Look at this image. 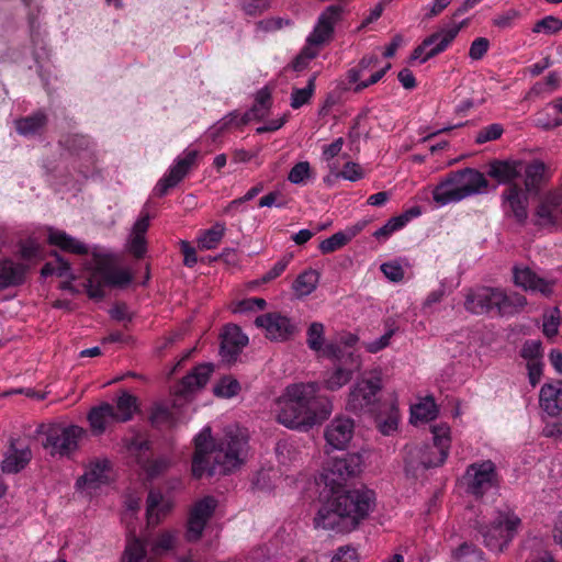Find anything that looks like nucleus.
I'll return each instance as SVG.
<instances>
[{
  "label": "nucleus",
  "instance_id": "32",
  "mask_svg": "<svg viewBox=\"0 0 562 562\" xmlns=\"http://www.w3.org/2000/svg\"><path fill=\"white\" fill-rule=\"evenodd\" d=\"M27 266L11 258L0 260V291L20 285L25 279Z\"/></svg>",
  "mask_w": 562,
  "mask_h": 562
},
{
  "label": "nucleus",
  "instance_id": "61",
  "mask_svg": "<svg viewBox=\"0 0 562 562\" xmlns=\"http://www.w3.org/2000/svg\"><path fill=\"white\" fill-rule=\"evenodd\" d=\"M403 220L394 216L390 218L381 228L376 229L373 236L379 240H386L392 234L402 229Z\"/></svg>",
  "mask_w": 562,
  "mask_h": 562
},
{
  "label": "nucleus",
  "instance_id": "39",
  "mask_svg": "<svg viewBox=\"0 0 562 562\" xmlns=\"http://www.w3.org/2000/svg\"><path fill=\"white\" fill-rule=\"evenodd\" d=\"M438 413L435 401L425 397L411 407V423L414 425L425 424L436 418Z\"/></svg>",
  "mask_w": 562,
  "mask_h": 562
},
{
  "label": "nucleus",
  "instance_id": "35",
  "mask_svg": "<svg viewBox=\"0 0 562 562\" xmlns=\"http://www.w3.org/2000/svg\"><path fill=\"white\" fill-rule=\"evenodd\" d=\"M171 502L157 491H150L147 497V524L157 525L160 519L170 510Z\"/></svg>",
  "mask_w": 562,
  "mask_h": 562
},
{
  "label": "nucleus",
  "instance_id": "44",
  "mask_svg": "<svg viewBox=\"0 0 562 562\" xmlns=\"http://www.w3.org/2000/svg\"><path fill=\"white\" fill-rule=\"evenodd\" d=\"M546 167L540 161H533L529 165L522 164L524 183L526 191H533L538 188L544 176Z\"/></svg>",
  "mask_w": 562,
  "mask_h": 562
},
{
  "label": "nucleus",
  "instance_id": "64",
  "mask_svg": "<svg viewBox=\"0 0 562 562\" xmlns=\"http://www.w3.org/2000/svg\"><path fill=\"white\" fill-rule=\"evenodd\" d=\"M271 0H240L243 11L248 15H258L266 11Z\"/></svg>",
  "mask_w": 562,
  "mask_h": 562
},
{
  "label": "nucleus",
  "instance_id": "62",
  "mask_svg": "<svg viewBox=\"0 0 562 562\" xmlns=\"http://www.w3.org/2000/svg\"><path fill=\"white\" fill-rule=\"evenodd\" d=\"M562 29V21L554 16H546L542 20L538 21L532 31L535 33H544V34H553Z\"/></svg>",
  "mask_w": 562,
  "mask_h": 562
},
{
  "label": "nucleus",
  "instance_id": "41",
  "mask_svg": "<svg viewBox=\"0 0 562 562\" xmlns=\"http://www.w3.org/2000/svg\"><path fill=\"white\" fill-rule=\"evenodd\" d=\"M226 225L223 222H216L211 228L201 231L198 235V246L202 250H211L218 246L224 234Z\"/></svg>",
  "mask_w": 562,
  "mask_h": 562
},
{
  "label": "nucleus",
  "instance_id": "11",
  "mask_svg": "<svg viewBox=\"0 0 562 562\" xmlns=\"http://www.w3.org/2000/svg\"><path fill=\"white\" fill-rule=\"evenodd\" d=\"M177 540L178 533L173 530L160 531L151 540H146V543L135 537L128 538L123 562H157L154 558L147 557L146 547L150 546L153 555L160 557L172 550Z\"/></svg>",
  "mask_w": 562,
  "mask_h": 562
},
{
  "label": "nucleus",
  "instance_id": "60",
  "mask_svg": "<svg viewBox=\"0 0 562 562\" xmlns=\"http://www.w3.org/2000/svg\"><path fill=\"white\" fill-rule=\"evenodd\" d=\"M536 224L542 227L555 226L557 215L553 210L540 202L536 209Z\"/></svg>",
  "mask_w": 562,
  "mask_h": 562
},
{
  "label": "nucleus",
  "instance_id": "14",
  "mask_svg": "<svg viewBox=\"0 0 562 562\" xmlns=\"http://www.w3.org/2000/svg\"><path fill=\"white\" fill-rule=\"evenodd\" d=\"M382 380L379 374L359 379L348 394L346 408L353 413H371L379 401Z\"/></svg>",
  "mask_w": 562,
  "mask_h": 562
},
{
  "label": "nucleus",
  "instance_id": "54",
  "mask_svg": "<svg viewBox=\"0 0 562 562\" xmlns=\"http://www.w3.org/2000/svg\"><path fill=\"white\" fill-rule=\"evenodd\" d=\"M328 167L337 177H341L349 181H358L363 177L361 167L352 161L346 162L341 171H338V165L336 162H329Z\"/></svg>",
  "mask_w": 562,
  "mask_h": 562
},
{
  "label": "nucleus",
  "instance_id": "42",
  "mask_svg": "<svg viewBox=\"0 0 562 562\" xmlns=\"http://www.w3.org/2000/svg\"><path fill=\"white\" fill-rule=\"evenodd\" d=\"M319 273L308 269L303 271L293 282V290L297 296H307L317 288Z\"/></svg>",
  "mask_w": 562,
  "mask_h": 562
},
{
  "label": "nucleus",
  "instance_id": "5",
  "mask_svg": "<svg viewBox=\"0 0 562 562\" xmlns=\"http://www.w3.org/2000/svg\"><path fill=\"white\" fill-rule=\"evenodd\" d=\"M521 524L514 508L502 505L491 512L487 521L479 525L477 532L490 551L502 553L518 535Z\"/></svg>",
  "mask_w": 562,
  "mask_h": 562
},
{
  "label": "nucleus",
  "instance_id": "38",
  "mask_svg": "<svg viewBox=\"0 0 562 562\" xmlns=\"http://www.w3.org/2000/svg\"><path fill=\"white\" fill-rule=\"evenodd\" d=\"M60 143L69 151L78 155L86 162H88V164L93 162V157H94L93 151H92L93 144L89 137H87L85 135L74 134V135L67 136Z\"/></svg>",
  "mask_w": 562,
  "mask_h": 562
},
{
  "label": "nucleus",
  "instance_id": "30",
  "mask_svg": "<svg viewBox=\"0 0 562 562\" xmlns=\"http://www.w3.org/2000/svg\"><path fill=\"white\" fill-rule=\"evenodd\" d=\"M515 284L531 292H537L542 295H550L552 293L553 283L538 277L529 268H515L514 270Z\"/></svg>",
  "mask_w": 562,
  "mask_h": 562
},
{
  "label": "nucleus",
  "instance_id": "53",
  "mask_svg": "<svg viewBox=\"0 0 562 562\" xmlns=\"http://www.w3.org/2000/svg\"><path fill=\"white\" fill-rule=\"evenodd\" d=\"M41 272L44 277L56 274L58 277H69L71 280L75 279L69 262L64 260L60 256H56V262L45 263Z\"/></svg>",
  "mask_w": 562,
  "mask_h": 562
},
{
  "label": "nucleus",
  "instance_id": "46",
  "mask_svg": "<svg viewBox=\"0 0 562 562\" xmlns=\"http://www.w3.org/2000/svg\"><path fill=\"white\" fill-rule=\"evenodd\" d=\"M46 123V116L42 112L23 117L15 122L16 131L23 136H33L41 131Z\"/></svg>",
  "mask_w": 562,
  "mask_h": 562
},
{
  "label": "nucleus",
  "instance_id": "27",
  "mask_svg": "<svg viewBox=\"0 0 562 562\" xmlns=\"http://www.w3.org/2000/svg\"><path fill=\"white\" fill-rule=\"evenodd\" d=\"M521 358L526 361L529 382L536 386L542 375V347L539 340H527L520 350Z\"/></svg>",
  "mask_w": 562,
  "mask_h": 562
},
{
  "label": "nucleus",
  "instance_id": "23",
  "mask_svg": "<svg viewBox=\"0 0 562 562\" xmlns=\"http://www.w3.org/2000/svg\"><path fill=\"white\" fill-rule=\"evenodd\" d=\"M216 506L217 502L212 496H205L193 505L187 528V539L189 541H196L201 537Z\"/></svg>",
  "mask_w": 562,
  "mask_h": 562
},
{
  "label": "nucleus",
  "instance_id": "12",
  "mask_svg": "<svg viewBox=\"0 0 562 562\" xmlns=\"http://www.w3.org/2000/svg\"><path fill=\"white\" fill-rule=\"evenodd\" d=\"M41 432L45 436L43 446L50 456L67 457L78 448V441L86 431L76 425L53 424L43 426Z\"/></svg>",
  "mask_w": 562,
  "mask_h": 562
},
{
  "label": "nucleus",
  "instance_id": "58",
  "mask_svg": "<svg viewBox=\"0 0 562 562\" xmlns=\"http://www.w3.org/2000/svg\"><path fill=\"white\" fill-rule=\"evenodd\" d=\"M311 177V166L307 161L297 162L289 172L288 180L294 184H304Z\"/></svg>",
  "mask_w": 562,
  "mask_h": 562
},
{
  "label": "nucleus",
  "instance_id": "16",
  "mask_svg": "<svg viewBox=\"0 0 562 562\" xmlns=\"http://www.w3.org/2000/svg\"><path fill=\"white\" fill-rule=\"evenodd\" d=\"M200 151L196 149H184L170 165L166 173L154 187L155 196H164L167 192L182 181L189 172L198 166Z\"/></svg>",
  "mask_w": 562,
  "mask_h": 562
},
{
  "label": "nucleus",
  "instance_id": "1",
  "mask_svg": "<svg viewBox=\"0 0 562 562\" xmlns=\"http://www.w3.org/2000/svg\"><path fill=\"white\" fill-rule=\"evenodd\" d=\"M248 453L247 430L238 426L225 429L223 438L215 440L212 430L205 426L194 437L192 473L195 477L204 474H227L239 468Z\"/></svg>",
  "mask_w": 562,
  "mask_h": 562
},
{
  "label": "nucleus",
  "instance_id": "36",
  "mask_svg": "<svg viewBox=\"0 0 562 562\" xmlns=\"http://www.w3.org/2000/svg\"><path fill=\"white\" fill-rule=\"evenodd\" d=\"M521 173V161H494L488 170V175L499 183H509L520 177Z\"/></svg>",
  "mask_w": 562,
  "mask_h": 562
},
{
  "label": "nucleus",
  "instance_id": "22",
  "mask_svg": "<svg viewBox=\"0 0 562 562\" xmlns=\"http://www.w3.org/2000/svg\"><path fill=\"white\" fill-rule=\"evenodd\" d=\"M111 474L110 461L97 459L88 464L83 475L77 480L76 486L86 494L92 495L97 488L110 481Z\"/></svg>",
  "mask_w": 562,
  "mask_h": 562
},
{
  "label": "nucleus",
  "instance_id": "33",
  "mask_svg": "<svg viewBox=\"0 0 562 562\" xmlns=\"http://www.w3.org/2000/svg\"><path fill=\"white\" fill-rule=\"evenodd\" d=\"M148 227L149 215L148 213H143L135 222L127 243L128 251L137 258H140L146 252L145 234Z\"/></svg>",
  "mask_w": 562,
  "mask_h": 562
},
{
  "label": "nucleus",
  "instance_id": "47",
  "mask_svg": "<svg viewBox=\"0 0 562 562\" xmlns=\"http://www.w3.org/2000/svg\"><path fill=\"white\" fill-rule=\"evenodd\" d=\"M239 113L234 111L213 124L206 132V137L212 143H216L220 137L232 126L239 127L236 123L239 121Z\"/></svg>",
  "mask_w": 562,
  "mask_h": 562
},
{
  "label": "nucleus",
  "instance_id": "26",
  "mask_svg": "<svg viewBox=\"0 0 562 562\" xmlns=\"http://www.w3.org/2000/svg\"><path fill=\"white\" fill-rule=\"evenodd\" d=\"M325 327L322 323L314 322L307 329V346L322 357L340 360L342 358L340 346L329 342L325 344Z\"/></svg>",
  "mask_w": 562,
  "mask_h": 562
},
{
  "label": "nucleus",
  "instance_id": "63",
  "mask_svg": "<svg viewBox=\"0 0 562 562\" xmlns=\"http://www.w3.org/2000/svg\"><path fill=\"white\" fill-rule=\"evenodd\" d=\"M504 130L501 124L494 123L483 127L476 135L475 142L477 144H484L486 142L495 140L499 138Z\"/></svg>",
  "mask_w": 562,
  "mask_h": 562
},
{
  "label": "nucleus",
  "instance_id": "40",
  "mask_svg": "<svg viewBox=\"0 0 562 562\" xmlns=\"http://www.w3.org/2000/svg\"><path fill=\"white\" fill-rule=\"evenodd\" d=\"M271 104V95L267 89H261L256 95V103L254 108L244 114L239 113V121L237 125H246L254 119H262Z\"/></svg>",
  "mask_w": 562,
  "mask_h": 562
},
{
  "label": "nucleus",
  "instance_id": "57",
  "mask_svg": "<svg viewBox=\"0 0 562 562\" xmlns=\"http://www.w3.org/2000/svg\"><path fill=\"white\" fill-rule=\"evenodd\" d=\"M238 381L231 376L223 378L214 389V392L217 396L226 398L235 396L238 393Z\"/></svg>",
  "mask_w": 562,
  "mask_h": 562
},
{
  "label": "nucleus",
  "instance_id": "50",
  "mask_svg": "<svg viewBox=\"0 0 562 562\" xmlns=\"http://www.w3.org/2000/svg\"><path fill=\"white\" fill-rule=\"evenodd\" d=\"M276 454L279 464L283 468H288L300 460L299 452L294 445L286 440H281L277 443Z\"/></svg>",
  "mask_w": 562,
  "mask_h": 562
},
{
  "label": "nucleus",
  "instance_id": "8",
  "mask_svg": "<svg viewBox=\"0 0 562 562\" xmlns=\"http://www.w3.org/2000/svg\"><path fill=\"white\" fill-rule=\"evenodd\" d=\"M341 14L342 7L339 4L329 5L322 12L313 32L307 37L306 46L293 61V68L296 71L306 68L308 63L317 56L319 47L331 38L334 27Z\"/></svg>",
  "mask_w": 562,
  "mask_h": 562
},
{
  "label": "nucleus",
  "instance_id": "13",
  "mask_svg": "<svg viewBox=\"0 0 562 562\" xmlns=\"http://www.w3.org/2000/svg\"><path fill=\"white\" fill-rule=\"evenodd\" d=\"M389 61L381 63L375 54L364 55L357 66L347 71L346 79L349 89L356 93L379 82L390 70Z\"/></svg>",
  "mask_w": 562,
  "mask_h": 562
},
{
  "label": "nucleus",
  "instance_id": "3",
  "mask_svg": "<svg viewBox=\"0 0 562 562\" xmlns=\"http://www.w3.org/2000/svg\"><path fill=\"white\" fill-rule=\"evenodd\" d=\"M324 495L314 525L316 528L348 532L355 529L373 509L375 495L367 487H331Z\"/></svg>",
  "mask_w": 562,
  "mask_h": 562
},
{
  "label": "nucleus",
  "instance_id": "25",
  "mask_svg": "<svg viewBox=\"0 0 562 562\" xmlns=\"http://www.w3.org/2000/svg\"><path fill=\"white\" fill-rule=\"evenodd\" d=\"M355 424L349 417H335L325 429V440L334 449L342 450L353 436Z\"/></svg>",
  "mask_w": 562,
  "mask_h": 562
},
{
  "label": "nucleus",
  "instance_id": "55",
  "mask_svg": "<svg viewBox=\"0 0 562 562\" xmlns=\"http://www.w3.org/2000/svg\"><path fill=\"white\" fill-rule=\"evenodd\" d=\"M561 323V312L558 307L550 308L543 314L542 329L548 338H552L558 334Z\"/></svg>",
  "mask_w": 562,
  "mask_h": 562
},
{
  "label": "nucleus",
  "instance_id": "49",
  "mask_svg": "<svg viewBox=\"0 0 562 562\" xmlns=\"http://www.w3.org/2000/svg\"><path fill=\"white\" fill-rule=\"evenodd\" d=\"M453 562H487L484 553L471 543H462L452 553Z\"/></svg>",
  "mask_w": 562,
  "mask_h": 562
},
{
  "label": "nucleus",
  "instance_id": "34",
  "mask_svg": "<svg viewBox=\"0 0 562 562\" xmlns=\"http://www.w3.org/2000/svg\"><path fill=\"white\" fill-rule=\"evenodd\" d=\"M364 225L363 222H360L344 231L337 232L319 244V250L323 254H330L344 247L364 228Z\"/></svg>",
  "mask_w": 562,
  "mask_h": 562
},
{
  "label": "nucleus",
  "instance_id": "20",
  "mask_svg": "<svg viewBox=\"0 0 562 562\" xmlns=\"http://www.w3.org/2000/svg\"><path fill=\"white\" fill-rule=\"evenodd\" d=\"M255 324L265 330L266 337L270 340L284 341L297 331L296 324L286 315L278 312L258 316Z\"/></svg>",
  "mask_w": 562,
  "mask_h": 562
},
{
  "label": "nucleus",
  "instance_id": "6",
  "mask_svg": "<svg viewBox=\"0 0 562 562\" xmlns=\"http://www.w3.org/2000/svg\"><path fill=\"white\" fill-rule=\"evenodd\" d=\"M485 176L474 169L452 172L432 189V199L438 206L459 202L468 196L479 194L487 189Z\"/></svg>",
  "mask_w": 562,
  "mask_h": 562
},
{
  "label": "nucleus",
  "instance_id": "24",
  "mask_svg": "<svg viewBox=\"0 0 562 562\" xmlns=\"http://www.w3.org/2000/svg\"><path fill=\"white\" fill-rule=\"evenodd\" d=\"M528 192L518 184H510L503 192L505 213L512 215L518 223H525L528 217Z\"/></svg>",
  "mask_w": 562,
  "mask_h": 562
},
{
  "label": "nucleus",
  "instance_id": "31",
  "mask_svg": "<svg viewBox=\"0 0 562 562\" xmlns=\"http://www.w3.org/2000/svg\"><path fill=\"white\" fill-rule=\"evenodd\" d=\"M88 422L93 435L99 436L105 432L114 424L119 423L114 415V406L110 403H102L90 409Z\"/></svg>",
  "mask_w": 562,
  "mask_h": 562
},
{
  "label": "nucleus",
  "instance_id": "4",
  "mask_svg": "<svg viewBox=\"0 0 562 562\" xmlns=\"http://www.w3.org/2000/svg\"><path fill=\"white\" fill-rule=\"evenodd\" d=\"M318 392L317 382L289 385L276 401L277 420L291 429H308L325 420L331 414L333 404Z\"/></svg>",
  "mask_w": 562,
  "mask_h": 562
},
{
  "label": "nucleus",
  "instance_id": "29",
  "mask_svg": "<svg viewBox=\"0 0 562 562\" xmlns=\"http://www.w3.org/2000/svg\"><path fill=\"white\" fill-rule=\"evenodd\" d=\"M248 344V337L236 325H227L222 333L221 355L226 361H233Z\"/></svg>",
  "mask_w": 562,
  "mask_h": 562
},
{
  "label": "nucleus",
  "instance_id": "19",
  "mask_svg": "<svg viewBox=\"0 0 562 562\" xmlns=\"http://www.w3.org/2000/svg\"><path fill=\"white\" fill-rule=\"evenodd\" d=\"M362 458L358 453H348L342 458L335 459L325 469L322 477L325 485L329 488L340 487L341 482L360 472Z\"/></svg>",
  "mask_w": 562,
  "mask_h": 562
},
{
  "label": "nucleus",
  "instance_id": "51",
  "mask_svg": "<svg viewBox=\"0 0 562 562\" xmlns=\"http://www.w3.org/2000/svg\"><path fill=\"white\" fill-rule=\"evenodd\" d=\"M283 473L276 469H261L254 481L257 488L262 491H270L278 485V481L281 479Z\"/></svg>",
  "mask_w": 562,
  "mask_h": 562
},
{
  "label": "nucleus",
  "instance_id": "21",
  "mask_svg": "<svg viewBox=\"0 0 562 562\" xmlns=\"http://www.w3.org/2000/svg\"><path fill=\"white\" fill-rule=\"evenodd\" d=\"M503 291L493 288L470 289L465 294L464 307L473 314L497 311V304L504 302Z\"/></svg>",
  "mask_w": 562,
  "mask_h": 562
},
{
  "label": "nucleus",
  "instance_id": "43",
  "mask_svg": "<svg viewBox=\"0 0 562 562\" xmlns=\"http://www.w3.org/2000/svg\"><path fill=\"white\" fill-rule=\"evenodd\" d=\"M18 246L21 259L29 263H36L44 258L43 246L33 237L21 240Z\"/></svg>",
  "mask_w": 562,
  "mask_h": 562
},
{
  "label": "nucleus",
  "instance_id": "9",
  "mask_svg": "<svg viewBox=\"0 0 562 562\" xmlns=\"http://www.w3.org/2000/svg\"><path fill=\"white\" fill-rule=\"evenodd\" d=\"M213 372V366L205 363L195 367L188 375H186L176 392V400L172 407L165 404L157 405L151 414V422L156 425H172L176 420L175 408L180 406V401H187L189 395L195 390L203 387Z\"/></svg>",
  "mask_w": 562,
  "mask_h": 562
},
{
  "label": "nucleus",
  "instance_id": "2",
  "mask_svg": "<svg viewBox=\"0 0 562 562\" xmlns=\"http://www.w3.org/2000/svg\"><path fill=\"white\" fill-rule=\"evenodd\" d=\"M47 241L63 251L90 256V259L83 262V277L86 292L91 299L100 300L104 296L106 288L125 285L132 279L128 271L116 266L113 256L99 247L90 248L65 231L49 227Z\"/></svg>",
  "mask_w": 562,
  "mask_h": 562
},
{
  "label": "nucleus",
  "instance_id": "15",
  "mask_svg": "<svg viewBox=\"0 0 562 562\" xmlns=\"http://www.w3.org/2000/svg\"><path fill=\"white\" fill-rule=\"evenodd\" d=\"M432 443L420 448L416 454L424 469L442 465L450 452L451 430L447 424L432 425Z\"/></svg>",
  "mask_w": 562,
  "mask_h": 562
},
{
  "label": "nucleus",
  "instance_id": "56",
  "mask_svg": "<svg viewBox=\"0 0 562 562\" xmlns=\"http://www.w3.org/2000/svg\"><path fill=\"white\" fill-rule=\"evenodd\" d=\"M504 302H501L497 304V312L499 314H512L518 308L526 305V299L525 296L517 294V293H510L507 294L503 291Z\"/></svg>",
  "mask_w": 562,
  "mask_h": 562
},
{
  "label": "nucleus",
  "instance_id": "48",
  "mask_svg": "<svg viewBox=\"0 0 562 562\" xmlns=\"http://www.w3.org/2000/svg\"><path fill=\"white\" fill-rule=\"evenodd\" d=\"M400 418V412L393 404L387 414L380 415L376 418V427L382 435L392 436L397 431Z\"/></svg>",
  "mask_w": 562,
  "mask_h": 562
},
{
  "label": "nucleus",
  "instance_id": "45",
  "mask_svg": "<svg viewBox=\"0 0 562 562\" xmlns=\"http://www.w3.org/2000/svg\"><path fill=\"white\" fill-rule=\"evenodd\" d=\"M114 406V415L119 423L130 420L136 412V398L127 393H122Z\"/></svg>",
  "mask_w": 562,
  "mask_h": 562
},
{
  "label": "nucleus",
  "instance_id": "28",
  "mask_svg": "<svg viewBox=\"0 0 562 562\" xmlns=\"http://www.w3.org/2000/svg\"><path fill=\"white\" fill-rule=\"evenodd\" d=\"M32 459L30 447L19 440L12 441L1 462L4 473L13 474L23 470Z\"/></svg>",
  "mask_w": 562,
  "mask_h": 562
},
{
  "label": "nucleus",
  "instance_id": "37",
  "mask_svg": "<svg viewBox=\"0 0 562 562\" xmlns=\"http://www.w3.org/2000/svg\"><path fill=\"white\" fill-rule=\"evenodd\" d=\"M540 406L549 414L562 411V384H546L540 391Z\"/></svg>",
  "mask_w": 562,
  "mask_h": 562
},
{
  "label": "nucleus",
  "instance_id": "10",
  "mask_svg": "<svg viewBox=\"0 0 562 562\" xmlns=\"http://www.w3.org/2000/svg\"><path fill=\"white\" fill-rule=\"evenodd\" d=\"M472 7L473 5L469 4V0H467L463 5L454 11L453 19L464 14ZM465 24L467 20L461 22L451 20L443 24L437 32L425 38L423 43L415 48L412 59L419 60L420 64H424L428 59L445 52Z\"/></svg>",
  "mask_w": 562,
  "mask_h": 562
},
{
  "label": "nucleus",
  "instance_id": "17",
  "mask_svg": "<svg viewBox=\"0 0 562 562\" xmlns=\"http://www.w3.org/2000/svg\"><path fill=\"white\" fill-rule=\"evenodd\" d=\"M464 482L468 492L476 497L495 488L498 485V474L494 462L485 460L470 464L464 473Z\"/></svg>",
  "mask_w": 562,
  "mask_h": 562
},
{
  "label": "nucleus",
  "instance_id": "18",
  "mask_svg": "<svg viewBox=\"0 0 562 562\" xmlns=\"http://www.w3.org/2000/svg\"><path fill=\"white\" fill-rule=\"evenodd\" d=\"M342 358L333 369L326 370L322 375L324 389L335 392L346 385L352 378L356 370L360 368V361L351 351L341 349Z\"/></svg>",
  "mask_w": 562,
  "mask_h": 562
},
{
  "label": "nucleus",
  "instance_id": "7",
  "mask_svg": "<svg viewBox=\"0 0 562 562\" xmlns=\"http://www.w3.org/2000/svg\"><path fill=\"white\" fill-rule=\"evenodd\" d=\"M341 14L342 7L339 4L329 5L322 12L313 32L307 37L306 46L293 61V68L296 71L306 68L308 63L317 56L319 47L331 38L334 27Z\"/></svg>",
  "mask_w": 562,
  "mask_h": 562
},
{
  "label": "nucleus",
  "instance_id": "59",
  "mask_svg": "<svg viewBox=\"0 0 562 562\" xmlns=\"http://www.w3.org/2000/svg\"><path fill=\"white\" fill-rule=\"evenodd\" d=\"M381 271L392 282H400L403 280L405 270L398 260L387 261L381 265Z\"/></svg>",
  "mask_w": 562,
  "mask_h": 562
},
{
  "label": "nucleus",
  "instance_id": "52",
  "mask_svg": "<svg viewBox=\"0 0 562 562\" xmlns=\"http://www.w3.org/2000/svg\"><path fill=\"white\" fill-rule=\"evenodd\" d=\"M315 90V76L308 79L307 86L304 88H294L291 93V108L300 109L306 104Z\"/></svg>",
  "mask_w": 562,
  "mask_h": 562
}]
</instances>
